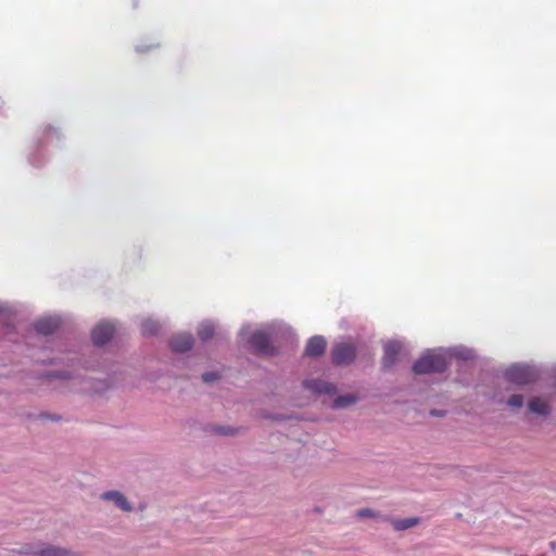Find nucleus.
I'll return each instance as SVG.
<instances>
[{"instance_id":"1","label":"nucleus","mask_w":556,"mask_h":556,"mask_svg":"<svg viewBox=\"0 0 556 556\" xmlns=\"http://www.w3.org/2000/svg\"><path fill=\"white\" fill-rule=\"evenodd\" d=\"M416 375L443 374L447 369V362L442 349L437 351L428 350L419 357L412 367Z\"/></svg>"},{"instance_id":"2","label":"nucleus","mask_w":556,"mask_h":556,"mask_svg":"<svg viewBox=\"0 0 556 556\" xmlns=\"http://www.w3.org/2000/svg\"><path fill=\"white\" fill-rule=\"evenodd\" d=\"M18 555L29 556H76L72 551L41 541L23 544L15 549Z\"/></svg>"},{"instance_id":"3","label":"nucleus","mask_w":556,"mask_h":556,"mask_svg":"<svg viewBox=\"0 0 556 556\" xmlns=\"http://www.w3.org/2000/svg\"><path fill=\"white\" fill-rule=\"evenodd\" d=\"M504 378L510 383L526 386L535 380V375L530 366L515 363L505 370Z\"/></svg>"},{"instance_id":"4","label":"nucleus","mask_w":556,"mask_h":556,"mask_svg":"<svg viewBox=\"0 0 556 556\" xmlns=\"http://www.w3.org/2000/svg\"><path fill=\"white\" fill-rule=\"evenodd\" d=\"M331 362L336 366L350 365L356 358V348L352 343H336L331 350Z\"/></svg>"},{"instance_id":"5","label":"nucleus","mask_w":556,"mask_h":556,"mask_svg":"<svg viewBox=\"0 0 556 556\" xmlns=\"http://www.w3.org/2000/svg\"><path fill=\"white\" fill-rule=\"evenodd\" d=\"M116 327L112 321L101 320L91 330V340L94 346L102 348L113 339Z\"/></svg>"},{"instance_id":"6","label":"nucleus","mask_w":556,"mask_h":556,"mask_svg":"<svg viewBox=\"0 0 556 556\" xmlns=\"http://www.w3.org/2000/svg\"><path fill=\"white\" fill-rule=\"evenodd\" d=\"M248 342L257 354L271 356L276 353V349L271 344V338L269 333L263 330L253 332L249 337Z\"/></svg>"},{"instance_id":"7","label":"nucleus","mask_w":556,"mask_h":556,"mask_svg":"<svg viewBox=\"0 0 556 556\" xmlns=\"http://www.w3.org/2000/svg\"><path fill=\"white\" fill-rule=\"evenodd\" d=\"M62 325L59 316H45L34 321L33 328L40 336L53 334Z\"/></svg>"},{"instance_id":"8","label":"nucleus","mask_w":556,"mask_h":556,"mask_svg":"<svg viewBox=\"0 0 556 556\" xmlns=\"http://www.w3.org/2000/svg\"><path fill=\"white\" fill-rule=\"evenodd\" d=\"M402 345L397 341H389L383 346L382 369L384 371L391 370L399 361Z\"/></svg>"},{"instance_id":"9","label":"nucleus","mask_w":556,"mask_h":556,"mask_svg":"<svg viewBox=\"0 0 556 556\" xmlns=\"http://www.w3.org/2000/svg\"><path fill=\"white\" fill-rule=\"evenodd\" d=\"M304 388L315 394L333 395L337 393V386L323 379H308L304 381Z\"/></svg>"},{"instance_id":"10","label":"nucleus","mask_w":556,"mask_h":556,"mask_svg":"<svg viewBox=\"0 0 556 556\" xmlns=\"http://www.w3.org/2000/svg\"><path fill=\"white\" fill-rule=\"evenodd\" d=\"M194 339L190 333H179L169 341L170 349L176 353H186L193 348Z\"/></svg>"},{"instance_id":"11","label":"nucleus","mask_w":556,"mask_h":556,"mask_svg":"<svg viewBox=\"0 0 556 556\" xmlns=\"http://www.w3.org/2000/svg\"><path fill=\"white\" fill-rule=\"evenodd\" d=\"M326 346L327 341L323 336H313L306 343L305 355L308 357L317 358L324 355Z\"/></svg>"},{"instance_id":"12","label":"nucleus","mask_w":556,"mask_h":556,"mask_svg":"<svg viewBox=\"0 0 556 556\" xmlns=\"http://www.w3.org/2000/svg\"><path fill=\"white\" fill-rule=\"evenodd\" d=\"M101 498L104 501L113 502L116 507H118L123 511H131L132 506L127 500V497L119 491L111 490L103 492L101 494Z\"/></svg>"},{"instance_id":"13","label":"nucleus","mask_w":556,"mask_h":556,"mask_svg":"<svg viewBox=\"0 0 556 556\" xmlns=\"http://www.w3.org/2000/svg\"><path fill=\"white\" fill-rule=\"evenodd\" d=\"M203 430L218 437H235L239 433V428L217 424H207Z\"/></svg>"},{"instance_id":"14","label":"nucleus","mask_w":556,"mask_h":556,"mask_svg":"<svg viewBox=\"0 0 556 556\" xmlns=\"http://www.w3.org/2000/svg\"><path fill=\"white\" fill-rule=\"evenodd\" d=\"M528 410L539 416H548L552 412L549 404L539 396H534L528 402Z\"/></svg>"},{"instance_id":"15","label":"nucleus","mask_w":556,"mask_h":556,"mask_svg":"<svg viewBox=\"0 0 556 556\" xmlns=\"http://www.w3.org/2000/svg\"><path fill=\"white\" fill-rule=\"evenodd\" d=\"M447 354L451 357L462 359V361H471L477 357L475 350L469 349L464 345H457V346L450 348L447 350Z\"/></svg>"},{"instance_id":"16","label":"nucleus","mask_w":556,"mask_h":556,"mask_svg":"<svg viewBox=\"0 0 556 556\" xmlns=\"http://www.w3.org/2000/svg\"><path fill=\"white\" fill-rule=\"evenodd\" d=\"M357 401H358V397L355 394L346 393V394L337 396L332 401L330 407L332 409H344L351 405H354Z\"/></svg>"},{"instance_id":"17","label":"nucleus","mask_w":556,"mask_h":556,"mask_svg":"<svg viewBox=\"0 0 556 556\" xmlns=\"http://www.w3.org/2000/svg\"><path fill=\"white\" fill-rule=\"evenodd\" d=\"M421 522L419 517H409L403 519H391V525L395 531H405L414 528Z\"/></svg>"},{"instance_id":"18","label":"nucleus","mask_w":556,"mask_h":556,"mask_svg":"<svg viewBox=\"0 0 556 556\" xmlns=\"http://www.w3.org/2000/svg\"><path fill=\"white\" fill-rule=\"evenodd\" d=\"M215 333V325L211 320H204L199 325L198 336L203 341L206 342L213 338Z\"/></svg>"},{"instance_id":"19","label":"nucleus","mask_w":556,"mask_h":556,"mask_svg":"<svg viewBox=\"0 0 556 556\" xmlns=\"http://www.w3.org/2000/svg\"><path fill=\"white\" fill-rule=\"evenodd\" d=\"M160 330V324L151 318H147L141 323V332L143 336H154Z\"/></svg>"},{"instance_id":"20","label":"nucleus","mask_w":556,"mask_h":556,"mask_svg":"<svg viewBox=\"0 0 556 556\" xmlns=\"http://www.w3.org/2000/svg\"><path fill=\"white\" fill-rule=\"evenodd\" d=\"M50 378L60 379V380H72L77 377V375L70 369H62V370H53L50 371L48 375Z\"/></svg>"},{"instance_id":"21","label":"nucleus","mask_w":556,"mask_h":556,"mask_svg":"<svg viewBox=\"0 0 556 556\" xmlns=\"http://www.w3.org/2000/svg\"><path fill=\"white\" fill-rule=\"evenodd\" d=\"M28 418L30 419H40V420H51V421H60L62 420V416L59 415V414H51V413H47V412H42L38 415L36 414H28L27 415Z\"/></svg>"},{"instance_id":"22","label":"nucleus","mask_w":556,"mask_h":556,"mask_svg":"<svg viewBox=\"0 0 556 556\" xmlns=\"http://www.w3.org/2000/svg\"><path fill=\"white\" fill-rule=\"evenodd\" d=\"M525 397L522 394H513L507 399V405L513 408H520L523 406Z\"/></svg>"},{"instance_id":"23","label":"nucleus","mask_w":556,"mask_h":556,"mask_svg":"<svg viewBox=\"0 0 556 556\" xmlns=\"http://www.w3.org/2000/svg\"><path fill=\"white\" fill-rule=\"evenodd\" d=\"M70 362L72 366H78L84 369H92L94 367L92 362L83 357L71 358Z\"/></svg>"},{"instance_id":"24","label":"nucleus","mask_w":556,"mask_h":556,"mask_svg":"<svg viewBox=\"0 0 556 556\" xmlns=\"http://www.w3.org/2000/svg\"><path fill=\"white\" fill-rule=\"evenodd\" d=\"M202 381L205 383H213L222 378V375L216 370L205 371L201 376Z\"/></svg>"},{"instance_id":"25","label":"nucleus","mask_w":556,"mask_h":556,"mask_svg":"<svg viewBox=\"0 0 556 556\" xmlns=\"http://www.w3.org/2000/svg\"><path fill=\"white\" fill-rule=\"evenodd\" d=\"M266 419L283 422L290 420L292 416L279 413H268L264 416Z\"/></svg>"},{"instance_id":"26","label":"nucleus","mask_w":556,"mask_h":556,"mask_svg":"<svg viewBox=\"0 0 556 556\" xmlns=\"http://www.w3.org/2000/svg\"><path fill=\"white\" fill-rule=\"evenodd\" d=\"M250 330H251L250 325H243L239 331V337L242 339H245V338L249 339V337L251 336Z\"/></svg>"},{"instance_id":"27","label":"nucleus","mask_w":556,"mask_h":556,"mask_svg":"<svg viewBox=\"0 0 556 556\" xmlns=\"http://www.w3.org/2000/svg\"><path fill=\"white\" fill-rule=\"evenodd\" d=\"M429 414L432 417H444L446 415V410H443V409H431Z\"/></svg>"},{"instance_id":"28","label":"nucleus","mask_w":556,"mask_h":556,"mask_svg":"<svg viewBox=\"0 0 556 556\" xmlns=\"http://www.w3.org/2000/svg\"><path fill=\"white\" fill-rule=\"evenodd\" d=\"M358 515L361 517H372L375 515V513L369 508H364L358 511Z\"/></svg>"},{"instance_id":"29","label":"nucleus","mask_w":556,"mask_h":556,"mask_svg":"<svg viewBox=\"0 0 556 556\" xmlns=\"http://www.w3.org/2000/svg\"><path fill=\"white\" fill-rule=\"evenodd\" d=\"M115 387V382L109 378L103 381V389H111Z\"/></svg>"},{"instance_id":"30","label":"nucleus","mask_w":556,"mask_h":556,"mask_svg":"<svg viewBox=\"0 0 556 556\" xmlns=\"http://www.w3.org/2000/svg\"><path fill=\"white\" fill-rule=\"evenodd\" d=\"M9 313V307L0 302V316L7 315Z\"/></svg>"},{"instance_id":"31","label":"nucleus","mask_w":556,"mask_h":556,"mask_svg":"<svg viewBox=\"0 0 556 556\" xmlns=\"http://www.w3.org/2000/svg\"><path fill=\"white\" fill-rule=\"evenodd\" d=\"M549 547H551L552 549H555V548H556V543H555V542H551V543H549Z\"/></svg>"},{"instance_id":"32","label":"nucleus","mask_w":556,"mask_h":556,"mask_svg":"<svg viewBox=\"0 0 556 556\" xmlns=\"http://www.w3.org/2000/svg\"><path fill=\"white\" fill-rule=\"evenodd\" d=\"M553 377H554V379L556 380V368H555V369H554V371H553Z\"/></svg>"},{"instance_id":"33","label":"nucleus","mask_w":556,"mask_h":556,"mask_svg":"<svg viewBox=\"0 0 556 556\" xmlns=\"http://www.w3.org/2000/svg\"><path fill=\"white\" fill-rule=\"evenodd\" d=\"M538 556H545V554H540V555H538Z\"/></svg>"}]
</instances>
